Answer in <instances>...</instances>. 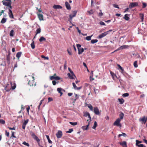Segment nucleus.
<instances>
[{"label": "nucleus", "mask_w": 147, "mask_h": 147, "mask_svg": "<svg viewBox=\"0 0 147 147\" xmlns=\"http://www.w3.org/2000/svg\"><path fill=\"white\" fill-rule=\"evenodd\" d=\"M0 123L4 124L5 123V121L3 119H0Z\"/></svg>", "instance_id": "49530a36"}, {"label": "nucleus", "mask_w": 147, "mask_h": 147, "mask_svg": "<svg viewBox=\"0 0 147 147\" xmlns=\"http://www.w3.org/2000/svg\"><path fill=\"white\" fill-rule=\"evenodd\" d=\"M75 99H74V101H76V100L78 98V95L77 94H75Z\"/></svg>", "instance_id": "680f3d73"}, {"label": "nucleus", "mask_w": 147, "mask_h": 147, "mask_svg": "<svg viewBox=\"0 0 147 147\" xmlns=\"http://www.w3.org/2000/svg\"><path fill=\"white\" fill-rule=\"evenodd\" d=\"M146 6V4L145 3H143V5H142V7L143 8H145Z\"/></svg>", "instance_id": "338daca9"}, {"label": "nucleus", "mask_w": 147, "mask_h": 147, "mask_svg": "<svg viewBox=\"0 0 147 147\" xmlns=\"http://www.w3.org/2000/svg\"><path fill=\"white\" fill-rule=\"evenodd\" d=\"M10 84L11 85V88L12 90L14 89L16 87V83L14 82L13 83L12 82H11Z\"/></svg>", "instance_id": "a211bd4d"}, {"label": "nucleus", "mask_w": 147, "mask_h": 147, "mask_svg": "<svg viewBox=\"0 0 147 147\" xmlns=\"http://www.w3.org/2000/svg\"><path fill=\"white\" fill-rule=\"evenodd\" d=\"M56 136L58 138L61 137L62 136V133L61 131H59L56 134Z\"/></svg>", "instance_id": "9b49d317"}, {"label": "nucleus", "mask_w": 147, "mask_h": 147, "mask_svg": "<svg viewBox=\"0 0 147 147\" xmlns=\"http://www.w3.org/2000/svg\"><path fill=\"white\" fill-rule=\"evenodd\" d=\"M138 5V3L137 2H132L130 3L129 5V8H131L136 7Z\"/></svg>", "instance_id": "423d86ee"}, {"label": "nucleus", "mask_w": 147, "mask_h": 147, "mask_svg": "<svg viewBox=\"0 0 147 147\" xmlns=\"http://www.w3.org/2000/svg\"><path fill=\"white\" fill-rule=\"evenodd\" d=\"M41 31V29L40 28H38L36 30V36L38 34L40 33Z\"/></svg>", "instance_id": "473e14b6"}, {"label": "nucleus", "mask_w": 147, "mask_h": 147, "mask_svg": "<svg viewBox=\"0 0 147 147\" xmlns=\"http://www.w3.org/2000/svg\"><path fill=\"white\" fill-rule=\"evenodd\" d=\"M28 121L29 120L28 119H27L26 120H25L24 123H23V124L26 125Z\"/></svg>", "instance_id": "5fc2aeb1"}, {"label": "nucleus", "mask_w": 147, "mask_h": 147, "mask_svg": "<svg viewBox=\"0 0 147 147\" xmlns=\"http://www.w3.org/2000/svg\"><path fill=\"white\" fill-rule=\"evenodd\" d=\"M118 100L121 104H122L124 102V100L122 98H118Z\"/></svg>", "instance_id": "a878e982"}, {"label": "nucleus", "mask_w": 147, "mask_h": 147, "mask_svg": "<svg viewBox=\"0 0 147 147\" xmlns=\"http://www.w3.org/2000/svg\"><path fill=\"white\" fill-rule=\"evenodd\" d=\"M94 91L95 92V93H98L99 92V91L98 90L96 89L95 88H94Z\"/></svg>", "instance_id": "052dcab7"}, {"label": "nucleus", "mask_w": 147, "mask_h": 147, "mask_svg": "<svg viewBox=\"0 0 147 147\" xmlns=\"http://www.w3.org/2000/svg\"><path fill=\"white\" fill-rule=\"evenodd\" d=\"M37 14L38 15V18H39V20L40 21L44 20L43 16L42 14H39L38 13H37Z\"/></svg>", "instance_id": "4468645a"}, {"label": "nucleus", "mask_w": 147, "mask_h": 147, "mask_svg": "<svg viewBox=\"0 0 147 147\" xmlns=\"http://www.w3.org/2000/svg\"><path fill=\"white\" fill-rule=\"evenodd\" d=\"M7 59L8 61L9 62L10 60V54H9L7 56Z\"/></svg>", "instance_id": "a19ab883"}, {"label": "nucleus", "mask_w": 147, "mask_h": 147, "mask_svg": "<svg viewBox=\"0 0 147 147\" xmlns=\"http://www.w3.org/2000/svg\"><path fill=\"white\" fill-rule=\"evenodd\" d=\"M84 116L85 117L88 116L89 119H91V117L90 116V114L89 113L87 112H85L84 114Z\"/></svg>", "instance_id": "4be33fe9"}, {"label": "nucleus", "mask_w": 147, "mask_h": 147, "mask_svg": "<svg viewBox=\"0 0 147 147\" xmlns=\"http://www.w3.org/2000/svg\"><path fill=\"white\" fill-rule=\"evenodd\" d=\"M129 95L128 93H125L123 94L122 96L123 97H127Z\"/></svg>", "instance_id": "09e8293b"}, {"label": "nucleus", "mask_w": 147, "mask_h": 147, "mask_svg": "<svg viewBox=\"0 0 147 147\" xmlns=\"http://www.w3.org/2000/svg\"><path fill=\"white\" fill-rule=\"evenodd\" d=\"M100 24L101 25H105V24L104 22H101V21L100 22Z\"/></svg>", "instance_id": "774afa93"}, {"label": "nucleus", "mask_w": 147, "mask_h": 147, "mask_svg": "<svg viewBox=\"0 0 147 147\" xmlns=\"http://www.w3.org/2000/svg\"><path fill=\"white\" fill-rule=\"evenodd\" d=\"M124 116V114L122 112H121L120 114H119V117L120 118H119L120 120L122 119L123 118V117Z\"/></svg>", "instance_id": "c85d7f7f"}, {"label": "nucleus", "mask_w": 147, "mask_h": 147, "mask_svg": "<svg viewBox=\"0 0 147 147\" xmlns=\"http://www.w3.org/2000/svg\"><path fill=\"white\" fill-rule=\"evenodd\" d=\"M108 34V32H106L100 34L98 37V38L101 39Z\"/></svg>", "instance_id": "9d476101"}, {"label": "nucleus", "mask_w": 147, "mask_h": 147, "mask_svg": "<svg viewBox=\"0 0 147 147\" xmlns=\"http://www.w3.org/2000/svg\"><path fill=\"white\" fill-rule=\"evenodd\" d=\"M88 107L92 111H93V107L92 105L90 104L88 105Z\"/></svg>", "instance_id": "c03bdc74"}, {"label": "nucleus", "mask_w": 147, "mask_h": 147, "mask_svg": "<svg viewBox=\"0 0 147 147\" xmlns=\"http://www.w3.org/2000/svg\"><path fill=\"white\" fill-rule=\"evenodd\" d=\"M32 42L31 44V46L32 49H34L35 48V45H34V41L33 39L32 40Z\"/></svg>", "instance_id": "393cba45"}, {"label": "nucleus", "mask_w": 147, "mask_h": 147, "mask_svg": "<svg viewBox=\"0 0 147 147\" xmlns=\"http://www.w3.org/2000/svg\"><path fill=\"white\" fill-rule=\"evenodd\" d=\"M72 85H73V86L74 88L75 89H76V88H77V87L76 86V85L75 83L74 82H73L72 83Z\"/></svg>", "instance_id": "13d9d810"}, {"label": "nucleus", "mask_w": 147, "mask_h": 147, "mask_svg": "<svg viewBox=\"0 0 147 147\" xmlns=\"http://www.w3.org/2000/svg\"><path fill=\"white\" fill-rule=\"evenodd\" d=\"M94 80V78L92 77V76H90V80L91 81H92Z\"/></svg>", "instance_id": "69168bd1"}, {"label": "nucleus", "mask_w": 147, "mask_h": 147, "mask_svg": "<svg viewBox=\"0 0 147 147\" xmlns=\"http://www.w3.org/2000/svg\"><path fill=\"white\" fill-rule=\"evenodd\" d=\"M14 31L13 30H11L9 33L10 36H14Z\"/></svg>", "instance_id": "4c0bfd02"}, {"label": "nucleus", "mask_w": 147, "mask_h": 147, "mask_svg": "<svg viewBox=\"0 0 147 147\" xmlns=\"http://www.w3.org/2000/svg\"><path fill=\"white\" fill-rule=\"evenodd\" d=\"M119 144L123 147H127V142L126 141H123V142H119Z\"/></svg>", "instance_id": "ddd939ff"}, {"label": "nucleus", "mask_w": 147, "mask_h": 147, "mask_svg": "<svg viewBox=\"0 0 147 147\" xmlns=\"http://www.w3.org/2000/svg\"><path fill=\"white\" fill-rule=\"evenodd\" d=\"M139 121L141 122L142 123L145 124L147 121L146 119L145 116H144L143 117H140V118L139 119Z\"/></svg>", "instance_id": "6e6552de"}, {"label": "nucleus", "mask_w": 147, "mask_h": 147, "mask_svg": "<svg viewBox=\"0 0 147 147\" xmlns=\"http://www.w3.org/2000/svg\"><path fill=\"white\" fill-rule=\"evenodd\" d=\"M41 57L42 58L45 59H46L47 60H48L49 59V57H46L44 55H42L41 56Z\"/></svg>", "instance_id": "603ef678"}, {"label": "nucleus", "mask_w": 147, "mask_h": 147, "mask_svg": "<svg viewBox=\"0 0 147 147\" xmlns=\"http://www.w3.org/2000/svg\"><path fill=\"white\" fill-rule=\"evenodd\" d=\"M53 8L55 9H62V7L59 5H54L53 6Z\"/></svg>", "instance_id": "dca6fc26"}, {"label": "nucleus", "mask_w": 147, "mask_h": 147, "mask_svg": "<svg viewBox=\"0 0 147 147\" xmlns=\"http://www.w3.org/2000/svg\"><path fill=\"white\" fill-rule=\"evenodd\" d=\"M6 21V19L4 18H3L1 20V23L2 24L5 23Z\"/></svg>", "instance_id": "e433bc0d"}, {"label": "nucleus", "mask_w": 147, "mask_h": 147, "mask_svg": "<svg viewBox=\"0 0 147 147\" xmlns=\"http://www.w3.org/2000/svg\"><path fill=\"white\" fill-rule=\"evenodd\" d=\"M22 53L21 52H19L17 53L16 55V57L19 59Z\"/></svg>", "instance_id": "b1692460"}, {"label": "nucleus", "mask_w": 147, "mask_h": 147, "mask_svg": "<svg viewBox=\"0 0 147 147\" xmlns=\"http://www.w3.org/2000/svg\"><path fill=\"white\" fill-rule=\"evenodd\" d=\"M98 40L97 39H93L91 41V43L92 44H94L97 42Z\"/></svg>", "instance_id": "f704fd0d"}, {"label": "nucleus", "mask_w": 147, "mask_h": 147, "mask_svg": "<svg viewBox=\"0 0 147 147\" xmlns=\"http://www.w3.org/2000/svg\"><path fill=\"white\" fill-rule=\"evenodd\" d=\"M97 126V122L96 121H95L94 122V125L92 127V128L93 129H95V128H96V127Z\"/></svg>", "instance_id": "c9c22d12"}, {"label": "nucleus", "mask_w": 147, "mask_h": 147, "mask_svg": "<svg viewBox=\"0 0 147 147\" xmlns=\"http://www.w3.org/2000/svg\"><path fill=\"white\" fill-rule=\"evenodd\" d=\"M136 146H137L138 145H139L138 144L139 143H141L142 141H139L138 140H136Z\"/></svg>", "instance_id": "6e6d98bb"}, {"label": "nucleus", "mask_w": 147, "mask_h": 147, "mask_svg": "<svg viewBox=\"0 0 147 147\" xmlns=\"http://www.w3.org/2000/svg\"><path fill=\"white\" fill-rule=\"evenodd\" d=\"M61 79V78L60 77L57 76V75H56V76L55 77V80H60Z\"/></svg>", "instance_id": "de8ad7c7"}, {"label": "nucleus", "mask_w": 147, "mask_h": 147, "mask_svg": "<svg viewBox=\"0 0 147 147\" xmlns=\"http://www.w3.org/2000/svg\"><path fill=\"white\" fill-rule=\"evenodd\" d=\"M128 14H125L123 17V18L125 20L128 21L129 19V18L128 16Z\"/></svg>", "instance_id": "5701e85b"}, {"label": "nucleus", "mask_w": 147, "mask_h": 147, "mask_svg": "<svg viewBox=\"0 0 147 147\" xmlns=\"http://www.w3.org/2000/svg\"><path fill=\"white\" fill-rule=\"evenodd\" d=\"M56 74H55L53 76H51L50 78V80H53L54 79L55 80Z\"/></svg>", "instance_id": "c756f323"}, {"label": "nucleus", "mask_w": 147, "mask_h": 147, "mask_svg": "<svg viewBox=\"0 0 147 147\" xmlns=\"http://www.w3.org/2000/svg\"><path fill=\"white\" fill-rule=\"evenodd\" d=\"M77 47L78 48V50L80 49V48L81 47V45L80 44H77Z\"/></svg>", "instance_id": "e2e57ef3"}, {"label": "nucleus", "mask_w": 147, "mask_h": 147, "mask_svg": "<svg viewBox=\"0 0 147 147\" xmlns=\"http://www.w3.org/2000/svg\"><path fill=\"white\" fill-rule=\"evenodd\" d=\"M134 67H137L138 66V65H137V61H135L134 62Z\"/></svg>", "instance_id": "ea45409f"}, {"label": "nucleus", "mask_w": 147, "mask_h": 147, "mask_svg": "<svg viewBox=\"0 0 147 147\" xmlns=\"http://www.w3.org/2000/svg\"><path fill=\"white\" fill-rule=\"evenodd\" d=\"M70 72L71 73V74L70 73H68L67 74V75L68 77L71 79H74V78H76V76L74 74L72 70H71V71H70Z\"/></svg>", "instance_id": "39448f33"}, {"label": "nucleus", "mask_w": 147, "mask_h": 147, "mask_svg": "<svg viewBox=\"0 0 147 147\" xmlns=\"http://www.w3.org/2000/svg\"><path fill=\"white\" fill-rule=\"evenodd\" d=\"M23 144L24 145L26 146H27L28 147H29L30 146V145L28 143H27L26 142L24 141V142L23 143Z\"/></svg>", "instance_id": "79ce46f5"}, {"label": "nucleus", "mask_w": 147, "mask_h": 147, "mask_svg": "<svg viewBox=\"0 0 147 147\" xmlns=\"http://www.w3.org/2000/svg\"><path fill=\"white\" fill-rule=\"evenodd\" d=\"M124 136V137H125L126 136V134L125 133H122V134H119L118 135V137H119L120 136Z\"/></svg>", "instance_id": "a18cd8bd"}, {"label": "nucleus", "mask_w": 147, "mask_h": 147, "mask_svg": "<svg viewBox=\"0 0 147 147\" xmlns=\"http://www.w3.org/2000/svg\"><path fill=\"white\" fill-rule=\"evenodd\" d=\"M6 1H8V2H7L4 1H2L3 4L5 6H7L8 5H10V3H11V0H7Z\"/></svg>", "instance_id": "1a4fd4ad"}, {"label": "nucleus", "mask_w": 147, "mask_h": 147, "mask_svg": "<svg viewBox=\"0 0 147 147\" xmlns=\"http://www.w3.org/2000/svg\"><path fill=\"white\" fill-rule=\"evenodd\" d=\"M88 13H89V14L90 15L92 14L93 13V11L92 10V9L91 10H90L89 11H88Z\"/></svg>", "instance_id": "8fccbe9b"}, {"label": "nucleus", "mask_w": 147, "mask_h": 147, "mask_svg": "<svg viewBox=\"0 0 147 147\" xmlns=\"http://www.w3.org/2000/svg\"><path fill=\"white\" fill-rule=\"evenodd\" d=\"M8 13L9 16L10 18H14V16L11 9H9V12Z\"/></svg>", "instance_id": "f8f14e48"}, {"label": "nucleus", "mask_w": 147, "mask_h": 147, "mask_svg": "<svg viewBox=\"0 0 147 147\" xmlns=\"http://www.w3.org/2000/svg\"><path fill=\"white\" fill-rule=\"evenodd\" d=\"M70 124L71 125H76L77 124V122H69Z\"/></svg>", "instance_id": "37998d69"}, {"label": "nucleus", "mask_w": 147, "mask_h": 147, "mask_svg": "<svg viewBox=\"0 0 147 147\" xmlns=\"http://www.w3.org/2000/svg\"><path fill=\"white\" fill-rule=\"evenodd\" d=\"M73 131V129H69V131H66V133H70L72 132Z\"/></svg>", "instance_id": "3c124183"}, {"label": "nucleus", "mask_w": 147, "mask_h": 147, "mask_svg": "<svg viewBox=\"0 0 147 147\" xmlns=\"http://www.w3.org/2000/svg\"><path fill=\"white\" fill-rule=\"evenodd\" d=\"M46 40V38L42 36L39 39V40L40 42H41L43 41H45Z\"/></svg>", "instance_id": "7c9ffc66"}, {"label": "nucleus", "mask_w": 147, "mask_h": 147, "mask_svg": "<svg viewBox=\"0 0 147 147\" xmlns=\"http://www.w3.org/2000/svg\"><path fill=\"white\" fill-rule=\"evenodd\" d=\"M46 136L47 137V138L48 140V142L50 144H52V142L51 141L49 137V136L48 135H46Z\"/></svg>", "instance_id": "72a5a7b5"}, {"label": "nucleus", "mask_w": 147, "mask_h": 147, "mask_svg": "<svg viewBox=\"0 0 147 147\" xmlns=\"http://www.w3.org/2000/svg\"><path fill=\"white\" fill-rule=\"evenodd\" d=\"M27 81H28V84L30 86H36V83L34 82V77L33 76H27Z\"/></svg>", "instance_id": "f257e3e1"}, {"label": "nucleus", "mask_w": 147, "mask_h": 147, "mask_svg": "<svg viewBox=\"0 0 147 147\" xmlns=\"http://www.w3.org/2000/svg\"><path fill=\"white\" fill-rule=\"evenodd\" d=\"M117 66L119 67V68L121 70V72L122 74H123L124 71L123 68L120 65L118 64Z\"/></svg>", "instance_id": "aec40b11"}, {"label": "nucleus", "mask_w": 147, "mask_h": 147, "mask_svg": "<svg viewBox=\"0 0 147 147\" xmlns=\"http://www.w3.org/2000/svg\"><path fill=\"white\" fill-rule=\"evenodd\" d=\"M117 66L119 67V68L121 70V72L122 74H123L124 71L123 68L120 65L118 64Z\"/></svg>", "instance_id": "412c9836"}, {"label": "nucleus", "mask_w": 147, "mask_h": 147, "mask_svg": "<svg viewBox=\"0 0 147 147\" xmlns=\"http://www.w3.org/2000/svg\"><path fill=\"white\" fill-rule=\"evenodd\" d=\"M65 5L66 8L68 10H70L71 9V7L70 4L68 3V2L66 1L65 2Z\"/></svg>", "instance_id": "2eb2a0df"}, {"label": "nucleus", "mask_w": 147, "mask_h": 147, "mask_svg": "<svg viewBox=\"0 0 147 147\" xmlns=\"http://www.w3.org/2000/svg\"><path fill=\"white\" fill-rule=\"evenodd\" d=\"M120 121L121 120L119 118L117 119L116 121L114 123L113 125H116L117 126L121 127V124L120 123Z\"/></svg>", "instance_id": "20e7f679"}, {"label": "nucleus", "mask_w": 147, "mask_h": 147, "mask_svg": "<svg viewBox=\"0 0 147 147\" xmlns=\"http://www.w3.org/2000/svg\"><path fill=\"white\" fill-rule=\"evenodd\" d=\"M67 51L68 53L70 55H72L71 51L70 49H67Z\"/></svg>", "instance_id": "864d4df0"}, {"label": "nucleus", "mask_w": 147, "mask_h": 147, "mask_svg": "<svg viewBox=\"0 0 147 147\" xmlns=\"http://www.w3.org/2000/svg\"><path fill=\"white\" fill-rule=\"evenodd\" d=\"M110 73L112 76L113 80H115V78H117V76L112 71H110Z\"/></svg>", "instance_id": "6ab92c4d"}, {"label": "nucleus", "mask_w": 147, "mask_h": 147, "mask_svg": "<svg viewBox=\"0 0 147 147\" xmlns=\"http://www.w3.org/2000/svg\"><path fill=\"white\" fill-rule=\"evenodd\" d=\"M138 147H146L145 146H144L143 144H140L137 146Z\"/></svg>", "instance_id": "4d7b16f0"}, {"label": "nucleus", "mask_w": 147, "mask_h": 147, "mask_svg": "<svg viewBox=\"0 0 147 147\" xmlns=\"http://www.w3.org/2000/svg\"><path fill=\"white\" fill-rule=\"evenodd\" d=\"M101 111H100V112L99 111L97 107H95L94 109V112L96 115H100Z\"/></svg>", "instance_id": "0eeeda50"}, {"label": "nucleus", "mask_w": 147, "mask_h": 147, "mask_svg": "<svg viewBox=\"0 0 147 147\" xmlns=\"http://www.w3.org/2000/svg\"><path fill=\"white\" fill-rule=\"evenodd\" d=\"M78 54L79 55H80L82 53V52H83L84 51V49L83 48H82L81 49H80L79 50H78Z\"/></svg>", "instance_id": "cd10ccee"}, {"label": "nucleus", "mask_w": 147, "mask_h": 147, "mask_svg": "<svg viewBox=\"0 0 147 147\" xmlns=\"http://www.w3.org/2000/svg\"><path fill=\"white\" fill-rule=\"evenodd\" d=\"M72 13L73 14H70L69 15L70 19L69 20V21L71 23V20L72 18L76 16L77 13V11H73Z\"/></svg>", "instance_id": "7ed1b4c3"}, {"label": "nucleus", "mask_w": 147, "mask_h": 147, "mask_svg": "<svg viewBox=\"0 0 147 147\" xmlns=\"http://www.w3.org/2000/svg\"><path fill=\"white\" fill-rule=\"evenodd\" d=\"M89 125V123H88V124L86 126H82L81 128L82 129L84 130H88V127Z\"/></svg>", "instance_id": "f3484780"}, {"label": "nucleus", "mask_w": 147, "mask_h": 147, "mask_svg": "<svg viewBox=\"0 0 147 147\" xmlns=\"http://www.w3.org/2000/svg\"><path fill=\"white\" fill-rule=\"evenodd\" d=\"M43 101V100H41L40 102V104H39V105L38 106V109L39 110L40 109V105L42 104V101Z\"/></svg>", "instance_id": "bf43d9fd"}, {"label": "nucleus", "mask_w": 147, "mask_h": 147, "mask_svg": "<svg viewBox=\"0 0 147 147\" xmlns=\"http://www.w3.org/2000/svg\"><path fill=\"white\" fill-rule=\"evenodd\" d=\"M30 134L32 138L35 140H36L39 146H40V139L35 135L34 133L32 131H30Z\"/></svg>", "instance_id": "f03ea898"}, {"label": "nucleus", "mask_w": 147, "mask_h": 147, "mask_svg": "<svg viewBox=\"0 0 147 147\" xmlns=\"http://www.w3.org/2000/svg\"><path fill=\"white\" fill-rule=\"evenodd\" d=\"M48 102H49L53 100V99L51 97H49L48 98Z\"/></svg>", "instance_id": "0e129e2a"}, {"label": "nucleus", "mask_w": 147, "mask_h": 147, "mask_svg": "<svg viewBox=\"0 0 147 147\" xmlns=\"http://www.w3.org/2000/svg\"><path fill=\"white\" fill-rule=\"evenodd\" d=\"M92 36V35L91 36H87L86 37V39L87 40H91V38Z\"/></svg>", "instance_id": "58836bf2"}, {"label": "nucleus", "mask_w": 147, "mask_h": 147, "mask_svg": "<svg viewBox=\"0 0 147 147\" xmlns=\"http://www.w3.org/2000/svg\"><path fill=\"white\" fill-rule=\"evenodd\" d=\"M128 45H123L120 47V48L121 49V50L125 49L126 48H128Z\"/></svg>", "instance_id": "2f4dec72"}, {"label": "nucleus", "mask_w": 147, "mask_h": 147, "mask_svg": "<svg viewBox=\"0 0 147 147\" xmlns=\"http://www.w3.org/2000/svg\"><path fill=\"white\" fill-rule=\"evenodd\" d=\"M57 90L58 92L60 94V96H61L63 94V93L61 92L62 89L61 88H58Z\"/></svg>", "instance_id": "bb28decb"}]
</instances>
